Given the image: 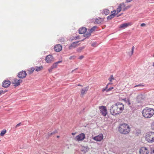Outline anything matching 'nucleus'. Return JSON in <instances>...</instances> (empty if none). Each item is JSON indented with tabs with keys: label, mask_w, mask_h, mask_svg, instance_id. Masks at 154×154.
Segmentation results:
<instances>
[{
	"label": "nucleus",
	"mask_w": 154,
	"mask_h": 154,
	"mask_svg": "<svg viewBox=\"0 0 154 154\" xmlns=\"http://www.w3.org/2000/svg\"><path fill=\"white\" fill-rule=\"evenodd\" d=\"M151 154H154V149L151 151Z\"/></svg>",
	"instance_id": "864d4df0"
},
{
	"label": "nucleus",
	"mask_w": 154,
	"mask_h": 154,
	"mask_svg": "<svg viewBox=\"0 0 154 154\" xmlns=\"http://www.w3.org/2000/svg\"><path fill=\"white\" fill-rule=\"evenodd\" d=\"M97 28V26H94L92 27L90 29L88 30V31H87V38L91 36V33L95 31V29Z\"/></svg>",
	"instance_id": "9b49d317"
},
{
	"label": "nucleus",
	"mask_w": 154,
	"mask_h": 154,
	"mask_svg": "<svg viewBox=\"0 0 154 154\" xmlns=\"http://www.w3.org/2000/svg\"><path fill=\"white\" fill-rule=\"evenodd\" d=\"M116 12V11L115 10H114L113 11H111V13H112V14H115Z\"/></svg>",
	"instance_id": "49530a36"
},
{
	"label": "nucleus",
	"mask_w": 154,
	"mask_h": 154,
	"mask_svg": "<svg viewBox=\"0 0 154 154\" xmlns=\"http://www.w3.org/2000/svg\"><path fill=\"white\" fill-rule=\"evenodd\" d=\"M115 16V14H112L108 16L107 17L108 20H110L112 18L114 17Z\"/></svg>",
	"instance_id": "5701e85b"
},
{
	"label": "nucleus",
	"mask_w": 154,
	"mask_h": 154,
	"mask_svg": "<svg viewBox=\"0 0 154 154\" xmlns=\"http://www.w3.org/2000/svg\"><path fill=\"white\" fill-rule=\"evenodd\" d=\"M45 60L48 63H51L54 61V58L51 55H49L46 56Z\"/></svg>",
	"instance_id": "1a4fd4ad"
},
{
	"label": "nucleus",
	"mask_w": 154,
	"mask_h": 154,
	"mask_svg": "<svg viewBox=\"0 0 154 154\" xmlns=\"http://www.w3.org/2000/svg\"><path fill=\"white\" fill-rule=\"evenodd\" d=\"M130 7V6H128L126 7H125V8L123 9V11H125L128 8Z\"/></svg>",
	"instance_id": "c9c22d12"
},
{
	"label": "nucleus",
	"mask_w": 154,
	"mask_h": 154,
	"mask_svg": "<svg viewBox=\"0 0 154 154\" xmlns=\"http://www.w3.org/2000/svg\"><path fill=\"white\" fill-rule=\"evenodd\" d=\"M142 113L145 118H150L154 114V110L152 108L146 107L143 110Z\"/></svg>",
	"instance_id": "f257e3e1"
},
{
	"label": "nucleus",
	"mask_w": 154,
	"mask_h": 154,
	"mask_svg": "<svg viewBox=\"0 0 154 154\" xmlns=\"http://www.w3.org/2000/svg\"><path fill=\"white\" fill-rule=\"evenodd\" d=\"M7 131L6 129H4L1 131L0 133V135L2 136H3L6 133Z\"/></svg>",
	"instance_id": "bb28decb"
},
{
	"label": "nucleus",
	"mask_w": 154,
	"mask_h": 154,
	"mask_svg": "<svg viewBox=\"0 0 154 154\" xmlns=\"http://www.w3.org/2000/svg\"><path fill=\"white\" fill-rule=\"evenodd\" d=\"M86 29L85 27H82L79 29V32L80 34H83L86 32Z\"/></svg>",
	"instance_id": "aec40b11"
},
{
	"label": "nucleus",
	"mask_w": 154,
	"mask_h": 154,
	"mask_svg": "<svg viewBox=\"0 0 154 154\" xmlns=\"http://www.w3.org/2000/svg\"><path fill=\"white\" fill-rule=\"evenodd\" d=\"M146 140L149 143L154 142V132H149L146 134L145 137Z\"/></svg>",
	"instance_id": "7ed1b4c3"
},
{
	"label": "nucleus",
	"mask_w": 154,
	"mask_h": 154,
	"mask_svg": "<svg viewBox=\"0 0 154 154\" xmlns=\"http://www.w3.org/2000/svg\"><path fill=\"white\" fill-rule=\"evenodd\" d=\"M27 75L26 72L25 71H21L18 74L17 76L18 78L20 79H24L26 77Z\"/></svg>",
	"instance_id": "6e6552de"
},
{
	"label": "nucleus",
	"mask_w": 154,
	"mask_h": 154,
	"mask_svg": "<svg viewBox=\"0 0 154 154\" xmlns=\"http://www.w3.org/2000/svg\"><path fill=\"white\" fill-rule=\"evenodd\" d=\"M62 46L60 44L56 45L54 48V51L57 52L60 51L62 50Z\"/></svg>",
	"instance_id": "f8f14e48"
},
{
	"label": "nucleus",
	"mask_w": 154,
	"mask_h": 154,
	"mask_svg": "<svg viewBox=\"0 0 154 154\" xmlns=\"http://www.w3.org/2000/svg\"><path fill=\"white\" fill-rule=\"evenodd\" d=\"M22 82V80L21 79H15L13 82V84L14 85L16 86H18L20 85V83Z\"/></svg>",
	"instance_id": "4468645a"
},
{
	"label": "nucleus",
	"mask_w": 154,
	"mask_h": 154,
	"mask_svg": "<svg viewBox=\"0 0 154 154\" xmlns=\"http://www.w3.org/2000/svg\"><path fill=\"white\" fill-rule=\"evenodd\" d=\"M100 113L103 116H105L107 114V109L106 107L104 106L99 107Z\"/></svg>",
	"instance_id": "423d86ee"
},
{
	"label": "nucleus",
	"mask_w": 154,
	"mask_h": 154,
	"mask_svg": "<svg viewBox=\"0 0 154 154\" xmlns=\"http://www.w3.org/2000/svg\"><path fill=\"white\" fill-rule=\"evenodd\" d=\"M11 82L9 80H5L2 83V86L4 88L8 87L10 85Z\"/></svg>",
	"instance_id": "ddd939ff"
},
{
	"label": "nucleus",
	"mask_w": 154,
	"mask_h": 154,
	"mask_svg": "<svg viewBox=\"0 0 154 154\" xmlns=\"http://www.w3.org/2000/svg\"><path fill=\"white\" fill-rule=\"evenodd\" d=\"M115 106H116V108L118 109V107H120V109H124V105L121 103H117L114 104Z\"/></svg>",
	"instance_id": "dca6fc26"
},
{
	"label": "nucleus",
	"mask_w": 154,
	"mask_h": 154,
	"mask_svg": "<svg viewBox=\"0 0 154 154\" xmlns=\"http://www.w3.org/2000/svg\"><path fill=\"white\" fill-rule=\"evenodd\" d=\"M79 42V41L76 42H73L72 43L71 45L69 46V49L70 50L72 49V48H74L78 46V45H77V44Z\"/></svg>",
	"instance_id": "a211bd4d"
},
{
	"label": "nucleus",
	"mask_w": 154,
	"mask_h": 154,
	"mask_svg": "<svg viewBox=\"0 0 154 154\" xmlns=\"http://www.w3.org/2000/svg\"><path fill=\"white\" fill-rule=\"evenodd\" d=\"M96 44V42H94V43H93L91 44V46H93V47H95Z\"/></svg>",
	"instance_id": "a19ab883"
},
{
	"label": "nucleus",
	"mask_w": 154,
	"mask_h": 154,
	"mask_svg": "<svg viewBox=\"0 0 154 154\" xmlns=\"http://www.w3.org/2000/svg\"><path fill=\"white\" fill-rule=\"evenodd\" d=\"M43 68L42 66H41L39 67L36 66L35 68V70L37 72H38L41 70Z\"/></svg>",
	"instance_id": "4be33fe9"
},
{
	"label": "nucleus",
	"mask_w": 154,
	"mask_h": 154,
	"mask_svg": "<svg viewBox=\"0 0 154 154\" xmlns=\"http://www.w3.org/2000/svg\"><path fill=\"white\" fill-rule=\"evenodd\" d=\"M84 57V56H80L79 57V59H80V60H81Z\"/></svg>",
	"instance_id": "de8ad7c7"
},
{
	"label": "nucleus",
	"mask_w": 154,
	"mask_h": 154,
	"mask_svg": "<svg viewBox=\"0 0 154 154\" xmlns=\"http://www.w3.org/2000/svg\"><path fill=\"white\" fill-rule=\"evenodd\" d=\"M57 138H58V137H59V136H57Z\"/></svg>",
	"instance_id": "052dcab7"
},
{
	"label": "nucleus",
	"mask_w": 154,
	"mask_h": 154,
	"mask_svg": "<svg viewBox=\"0 0 154 154\" xmlns=\"http://www.w3.org/2000/svg\"><path fill=\"white\" fill-rule=\"evenodd\" d=\"M134 46H133L132 48L131 53H128V54L130 56H131V55H132L133 54V53L134 50Z\"/></svg>",
	"instance_id": "cd10ccee"
},
{
	"label": "nucleus",
	"mask_w": 154,
	"mask_h": 154,
	"mask_svg": "<svg viewBox=\"0 0 154 154\" xmlns=\"http://www.w3.org/2000/svg\"><path fill=\"white\" fill-rule=\"evenodd\" d=\"M82 50V48H79L77 49V51L80 52Z\"/></svg>",
	"instance_id": "a18cd8bd"
},
{
	"label": "nucleus",
	"mask_w": 154,
	"mask_h": 154,
	"mask_svg": "<svg viewBox=\"0 0 154 154\" xmlns=\"http://www.w3.org/2000/svg\"><path fill=\"white\" fill-rule=\"evenodd\" d=\"M74 57V56H71L70 57H69V59L70 60H71L72 59V58L73 57Z\"/></svg>",
	"instance_id": "5fc2aeb1"
},
{
	"label": "nucleus",
	"mask_w": 154,
	"mask_h": 154,
	"mask_svg": "<svg viewBox=\"0 0 154 154\" xmlns=\"http://www.w3.org/2000/svg\"><path fill=\"white\" fill-rule=\"evenodd\" d=\"M141 97V96H138V97Z\"/></svg>",
	"instance_id": "680f3d73"
},
{
	"label": "nucleus",
	"mask_w": 154,
	"mask_h": 154,
	"mask_svg": "<svg viewBox=\"0 0 154 154\" xmlns=\"http://www.w3.org/2000/svg\"><path fill=\"white\" fill-rule=\"evenodd\" d=\"M130 128V127L127 124L124 123L120 125L119 131L122 134H126L129 132Z\"/></svg>",
	"instance_id": "f03ea898"
},
{
	"label": "nucleus",
	"mask_w": 154,
	"mask_h": 154,
	"mask_svg": "<svg viewBox=\"0 0 154 154\" xmlns=\"http://www.w3.org/2000/svg\"><path fill=\"white\" fill-rule=\"evenodd\" d=\"M108 87V85H106V87L105 88L103 89L102 90V91L104 92L105 91H106V90L108 89H107Z\"/></svg>",
	"instance_id": "2f4dec72"
},
{
	"label": "nucleus",
	"mask_w": 154,
	"mask_h": 154,
	"mask_svg": "<svg viewBox=\"0 0 154 154\" xmlns=\"http://www.w3.org/2000/svg\"><path fill=\"white\" fill-rule=\"evenodd\" d=\"M78 86H81V85H78Z\"/></svg>",
	"instance_id": "bf43d9fd"
},
{
	"label": "nucleus",
	"mask_w": 154,
	"mask_h": 154,
	"mask_svg": "<svg viewBox=\"0 0 154 154\" xmlns=\"http://www.w3.org/2000/svg\"><path fill=\"white\" fill-rule=\"evenodd\" d=\"M84 148L85 149V150H86V149H87V148H85V147H84Z\"/></svg>",
	"instance_id": "4d7b16f0"
},
{
	"label": "nucleus",
	"mask_w": 154,
	"mask_h": 154,
	"mask_svg": "<svg viewBox=\"0 0 154 154\" xmlns=\"http://www.w3.org/2000/svg\"><path fill=\"white\" fill-rule=\"evenodd\" d=\"M76 134V132H73V133H72V135H75Z\"/></svg>",
	"instance_id": "3c124183"
},
{
	"label": "nucleus",
	"mask_w": 154,
	"mask_h": 154,
	"mask_svg": "<svg viewBox=\"0 0 154 154\" xmlns=\"http://www.w3.org/2000/svg\"><path fill=\"white\" fill-rule=\"evenodd\" d=\"M85 138V134L83 133L77 136L74 138V140L76 141H80L83 140Z\"/></svg>",
	"instance_id": "39448f33"
},
{
	"label": "nucleus",
	"mask_w": 154,
	"mask_h": 154,
	"mask_svg": "<svg viewBox=\"0 0 154 154\" xmlns=\"http://www.w3.org/2000/svg\"><path fill=\"white\" fill-rule=\"evenodd\" d=\"M144 86L142 84H140L138 85H136L134 86L135 87H141Z\"/></svg>",
	"instance_id": "58836bf2"
},
{
	"label": "nucleus",
	"mask_w": 154,
	"mask_h": 154,
	"mask_svg": "<svg viewBox=\"0 0 154 154\" xmlns=\"http://www.w3.org/2000/svg\"><path fill=\"white\" fill-rule=\"evenodd\" d=\"M120 107H118V110L119 111V113H121L122 112L123 110L124 109H120Z\"/></svg>",
	"instance_id": "f704fd0d"
},
{
	"label": "nucleus",
	"mask_w": 154,
	"mask_h": 154,
	"mask_svg": "<svg viewBox=\"0 0 154 154\" xmlns=\"http://www.w3.org/2000/svg\"><path fill=\"white\" fill-rule=\"evenodd\" d=\"M84 152L85 153H86V151H84Z\"/></svg>",
	"instance_id": "e2e57ef3"
},
{
	"label": "nucleus",
	"mask_w": 154,
	"mask_h": 154,
	"mask_svg": "<svg viewBox=\"0 0 154 154\" xmlns=\"http://www.w3.org/2000/svg\"><path fill=\"white\" fill-rule=\"evenodd\" d=\"M151 128L152 129L154 130V121L151 124Z\"/></svg>",
	"instance_id": "e433bc0d"
},
{
	"label": "nucleus",
	"mask_w": 154,
	"mask_h": 154,
	"mask_svg": "<svg viewBox=\"0 0 154 154\" xmlns=\"http://www.w3.org/2000/svg\"><path fill=\"white\" fill-rule=\"evenodd\" d=\"M121 10H122V8L119 5L118 6V8H117V10H116V11H117V13H119V12H120V11H121Z\"/></svg>",
	"instance_id": "c85d7f7f"
},
{
	"label": "nucleus",
	"mask_w": 154,
	"mask_h": 154,
	"mask_svg": "<svg viewBox=\"0 0 154 154\" xmlns=\"http://www.w3.org/2000/svg\"><path fill=\"white\" fill-rule=\"evenodd\" d=\"M122 8V11H123V9L125 8V5L124 3L122 2L119 5Z\"/></svg>",
	"instance_id": "393cba45"
},
{
	"label": "nucleus",
	"mask_w": 154,
	"mask_h": 154,
	"mask_svg": "<svg viewBox=\"0 0 154 154\" xmlns=\"http://www.w3.org/2000/svg\"><path fill=\"white\" fill-rule=\"evenodd\" d=\"M57 64L56 63H54L51 66L52 67H53V68H56L57 67Z\"/></svg>",
	"instance_id": "7c9ffc66"
},
{
	"label": "nucleus",
	"mask_w": 154,
	"mask_h": 154,
	"mask_svg": "<svg viewBox=\"0 0 154 154\" xmlns=\"http://www.w3.org/2000/svg\"><path fill=\"white\" fill-rule=\"evenodd\" d=\"M62 62V61L60 60V61H57V62H56V63L57 64H58L61 63Z\"/></svg>",
	"instance_id": "09e8293b"
},
{
	"label": "nucleus",
	"mask_w": 154,
	"mask_h": 154,
	"mask_svg": "<svg viewBox=\"0 0 154 154\" xmlns=\"http://www.w3.org/2000/svg\"><path fill=\"white\" fill-rule=\"evenodd\" d=\"M35 69L34 67H31L29 68L27 71L29 72V74H31L33 72Z\"/></svg>",
	"instance_id": "b1692460"
},
{
	"label": "nucleus",
	"mask_w": 154,
	"mask_h": 154,
	"mask_svg": "<svg viewBox=\"0 0 154 154\" xmlns=\"http://www.w3.org/2000/svg\"><path fill=\"white\" fill-rule=\"evenodd\" d=\"M123 100L126 103H127L128 101H129L130 100L128 99H127L126 98L124 99Z\"/></svg>",
	"instance_id": "ea45409f"
},
{
	"label": "nucleus",
	"mask_w": 154,
	"mask_h": 154,
	"mask_svg": "<svg viewBox=\"0 0 154 154\" xmlns=\"http://www.w3.org/2000/svg\"><path fill=\"white\" fill-rule=\"evenodd\" d=\"M114 79L113 75H111L109 79V80L110 82H111Z\"/></svg>",
	"instance_id": "c756f323"
},
{
	"label": "nucleus",
	"mask_w": 154,
	"mask_h": 154,
	"mask_svg": "<svg viewBox=\"0 0 154 154\" xmlns=\"http://www.w3.org/2000/svg\"><path fill=\"white\" fill-rule=\"evenodd\" d=\"M113 87H110V88H109L107 90H106V92H109L112 89H113Z\"/></svg>",
	"instance_id": "72a5a7b5"
},
{
	"label": "nucleus",
	"mask_w": 154,
	"mask_h": 154,
	"mask_svg": "<svg viewBox=\"0 0 154 154\" xmlns=\"http://www.w3.org/2000/svg\"><path fill=\"white\" fill-rule=\"evenodd\" d=\"M116 107L114 104L112 105L110 108V112L111 114L115 116L119 113Z\"/></svg>",
	"instance_id": "20e7f679"
},
{
	"label": "nucleus",
	"mask_w": 154,
	"mask_h": 154,
	"mask_svg": "<svg viewBox=\"0 0 154 154\" xmlns=\"http://www.w3.org/2000/svg\"><path fill=\"white\" fill-rule=\"evenodd\" d=\"M103 12L106 15H107L109 14L110 11L108 9H105L103 10Z\"/></svg>",
	"instance_id": "a878e982"
},
{
	"label": "nucleus",
	"mask_w": 154,
	"mask_h": 154,
	"mask_svg": "<svg viewBox=\"0 0 154 154\" xmlns=\"http://www.w3.org/2000/svg\"><path fill=\"white\" fill-rule=\"evenodd\" d=\"M103 134H101L93 137V139L97 141H100L103 139Z\"/></svg>",
	"instance_id": "9d476101"
},
{
	"label": "nucleus",
	"mask_w": 154,
	"mask_h": 154,
	"mask_svg": "<svg viewBox=\"0 0 154 154\" xmlns=\"http://www.w3.org/2000/svg\"><path fill=\"white\" fill-rule=\"evenodd\" d=\"M54 134V132H49L48 133V134L49 136H51L52 134Z\"/></svg>",
	"instance_id": "79ce46f5"
},
{
	"label": "nucleus",
	"mask_w": 154,
	"mask_h": 154,
	"mask_svg": "<svg viewBox=\"0 0 154 154\" xmlns=\"http://www.w3.org/2000/svg\"><path fill=\"white\" fill-rule=\"evenodd\" d=\"M111 84H112V83H109L107 85H110Z\"/></svg>",
	"instance_id": "6e6d98bb"
},
{
	"label": "nucleus",
	"mask_w": 154,
	"mask_h": 154,
	"mask_svg": "<svg viewBox=\"0 0 154 154\" xmlns=\"http://www.w3.org/2000/svg\"><path fill=\"white\" fill-rule=\"evenodd\" d=\"M130 25V23H125L121 24L119 27L120 28L124 29L127 28Z\"/></svg>",
	"instance_id": "f3484780"
},
{
	"label": "nucleus",
	"mask_w": 154,
	"mask_h": 154,
	"mask_svg": "<svg viewBox=\"0 0 154 154\" xmlns=\"http://www.w3.org/2000/svg\"><path fill=\"white\" fill-rule=\"evenodd\" d=\"M127 104L129 106V107L131 109L132 112H134V111L136 110V108L135 107V106L134 105H131L130 103V100H129V101H128Z\"/></svg>",
	"instance_id": "6ab92c4d"
},
{
	"label": "nucleus",
	"mask_w": 154,
	"mask_h": 154,
	"mask_svg": "<svg viewBox=\"0 0 154 154\" xmlns=\"http://www.w3.org/2000/svg\"><path fill=\"white\" fill-rule=\"evenodd\" d=\"M139 152L140 154H148L149 151L146 147H143L140 149Z\"/></svg>",
	"instance_id": "0eeeda50"
},
{
	"label": "nucleus",
	"mask_w": 154,
	"mask_h": 154,
	"mask_svg": "<svg viewBox=\"0 0 154 154\" xmlns=\"http://www.w3.org/2000/svg\"><path fill=\"white\" fill-rule=\"evenodd\" d=\"M94 23L95 24H100L103 21V19L100 17L96 18L94 19Z\"/></svg>",
	"instance_id": "2eb2a0df"
},
{
	"label": "nucleus",
	"mask_w": 154,
	"mask_h": 154,
	"mask_svg": "<svg viewBox=\"0 0 154 154\" xmlns=\"http://www.w3.org/2000/svg\"><path fill=\"white\" fill-rule=\"evenodd\" d=\"M6 92V91H4L2 90H0V95L1 94H4Z\"/></svg>",
	"instance_id": "4c0bfd02"
},
{
	"label": "nucleus",
	"mask_w": 154,
	"mask_h": 154,
	"mask_svg": "<svg viewBox=\"0 0 154 154\" xmlns=\"http://www.w3.org/2000/svg\"><path fill=\"white\" fill-rule=\"evenodd\" d=\"M140 26L142 27H144L146 26V24L144 23H142L141 24Z\"/></svg>",
	"instance_id": "c03bdc74"
},
{
	"label": "nucleus",
	"mask_w": 154,
	"mask_h": 154,
	"mask_svg": "<svg viewBox=\"0 0 154 154\" xmlns=\"http://www.w3.org/2000/svg\"><path fill=\"white\" fill-rule=\"evenodd\" d=\"M153 66L154 67V63H153Z\"/></svg>",
	"instance_id": "13d9d810"
},
{
	"label": "nucleus",
	"mask_w": 154,
	"mask_h": 154,
	"mask_svg": "<svg viewBox=\"0 0 154 154\" xmlns=\"http://www.w3.org/2000/svg\"><path fill=\"white\" fill-rule=\"evenodd\" d=\"M54 68L51 66L50 68H49L48 69V71L49 72H51L52 71V70Z\"/></svg>",
	"instance_id": "473e14b6"
},
{
	"label": "nucleus",
	"mask_w": 154,
	"mask_h": 154,
	"mask_svg": "<svg viewBox=\"0 0 154 154\" xmlns=\"http://www.w3.org/2000/svg\"><path fill=\"white\" fill-rule=\"evenodd\" d=\"M86 90L85 88L82 89L81 90L80 95L81 97H83L84 95L86 94Z\"/></svg>",
	"instance_id": "412c9836"
},
{
	"label": "nucleus",
	"mask_w": 154,
	"mask_h": 154,
	"mask_svg": "<svg viewBox=\"0 0 154 154\" xmlns=\"http://www.w3.org/2000/svg\"><path fill=\"white\" fill-rule=\"evenodd\" d=\"M132 0H126L127 2H131Z\"/></svg>",
	"instance_id": "603ef678"
},
{
	"label": "nucleus",
	"mask_w": 154,
	"mask_h": 154,
	"mask_svg": "<svg viewBox=\"0 0 154 154\" xmlns=\"http://www.w3.org/2000/svg\"><path fill=\"white\" fill-rule=\"evenodd\" d=\"M20 124H21V123H18V124H17L16 125V126H15V128H17V127H19V126L20 125Z\"/></svg>",
	"instance_id": "37998d69"
},
{
	"label": "nucleus",
	"mask_w": 154,
	"mask_h": 154,
	"mask_svg": "<svg viewBox=\"0 0 154 154\" xmlns=\"http://www.w3.org/2000/svg\"><path fill=\"white\" fill-rule=\"evenodd\" d=\"M79 36H76L74 38L75 39H79Z\"/></svg>",
	"instance_id": "8fccbe9b"
}]
</instances>
